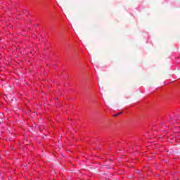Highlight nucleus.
I'll list each match as a JSON object with an SVG mask.
<instances>
[{
    "label": "nucleus",
    "instance_id": "f257e3e1",
    "mask_svg": "<svg viewBox=\"0 0 180 180\" xmlns=\"http://www.w3.org/2000/svg\"><path fill=\"white\" fill-rule=\"evenodd\" d=\"M119 115H122V112H118L116 115H115L114 116H119Z\"/></svg>",
    "mask_w": 180,
    "mask_h": 180
}]
</instances>
